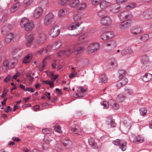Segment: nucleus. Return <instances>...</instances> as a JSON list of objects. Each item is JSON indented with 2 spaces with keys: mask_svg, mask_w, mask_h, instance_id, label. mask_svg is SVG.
I'll list each match as a JSON object with an SVG mask.
<instances>
[{
  "mask_svg": "<svg viewBox=\"0 0 152 152\" xmlns=\"http://www.w3.org/2000/svg\"><path fill=\"white\" fill-rule=\"evenodd\" d=\"M42 132L45 134H48L50 132V131L48 129L45 128L42 130Z\"/></svg>",
  "mask_w": 152,
  "mask_h": 152,
  "instance_id": "4d7b16f0",
  "label": "nucleus"
},
{
  "mask_svg": "<svg viewBox=\"0 0 152 152\" xmlns=\"http://www.w3.org/2000/svg\"><path fill=\"white\" fill-rule=\"evenodd\" d=\"M143 31V28L140 26H135L132 27L130 32L132 34L137 35L141 34Z\"/></svg>",
  "mask_w": 152,
  "mask_h": 152,
  "instance_id": "1a4fd4ad",
  "label": "nucleus"
},
{
  "mask_svg": "<svg viewBox=\"0 0 152 152\" xmlns=\"http://www.w3.org/2000/svg\"><path fill=\"white\" fill-rule=\"evenodd\" d=\"M127 142L126 141H121L119 145V147L123 151H125L126 149Z\"/></svg>",
  "mask_w": 152,
  "mask_h": 152,
  "instance_id": "c9c22d12",
  "label": "nucleus"
},
{
  "mask_svg": "<svg viewBox=\"0 0 152 152\" xmlns=\"http://www.w3.org/2000/svg\"><path fill=\"white\" fill-rule=\"evenodd\" d=\"M112 107L114 109H118L119 107V105L116 103L115 102L114 104V105H113Z\"/></svg>",
  "mask_w": 152,
  "mask_h": 152,
  "instance_id": "69168bd1",
  "label": "nucleus"
},
{
  "mask_svg": "<svg viewBox=\"0 0 152 152\" xmlns=\"http://www.w3.org/2000/svg\"><path fill=\"white\" fill-rule=\"evenodd\" d=\"M111 3L105 0L101 1L99 4V6L102 9H106L108 7L111 6Z\"/></svg>",
  "mask_w": 152,
  "mask_h": 152,
  "instance_id": "aec40b11",
  "label": "nucleus"
},
{
  "mask_svg": "<svg viewBox=\"0 0 152 152\" xmlns=\"http://www.w3.org/2000/svg\"><path fill=\"white\" fill-rule=\"evenodd\" d=\"M99 48V44L97 43H93L89 45L86 48L89 52L94 53Z\"/></svg>",
  "mask_w": 152,
  "mask_h": 152,
  "instance_id": "423d86ee",
  "label": "nucleus"
},
{
  "mask_svg": "<svg viewBox=\"0 0 152 152\" xmlns=\"http://www.w3.org/2000/svg\"><path fill=\"white\" fill-rule=\"evenodd\" d=\"M100 37L103 40H106L109 39L106 32L102 34L101 35Z\"/></svg>",
  "mask_w": 152,
  "mask_h": 152,
  "instance_id": "8fccbe9b",
  "label": "nucleus"
},
{
  "mask_svg": "<svg viewBox=\"0 0 152 152\" xmlns=\"http://www.w3.org/2000/svg\"><path fill=\"white\" fill-rule=\"evenodd\" d=\"M33 1V0H24L23 6L24 7L29 6Z\"/></svg>",
  "mask_w": 152,
  "mask_h": 152,
  "instance_id": "a19ab883",
  "label": "nucleus"
},
{
  "mask_svg": "<svg viewBox=\"0 0 152 152\" xmlns=\"http://www.w3.org/2000/svg\"><path fill=\"white\" fill-rule=\"evenodd\" d=\"M121 141L119 139H117L113 141V143L115 145H118L120 144Z\"/></svg>",
  "mask_w": 152,
  "mask_h": 152,
  "instance_id": "13d9d810",
  "label": "nucleus"
},
{
  "mask_svg": "<svg viewBox=\"0 0 152 152\" xmlns=\"http://www.w3.org/2000/svg\"><path fill=\"white\" fill-rule=\"evenodd\" d=\"M70 0H61V4L62 5H65Z\"/></svg>",
  "mask_w": 152,
  "mask_h": 152,
  "instance_id": "0e129e2a",
  "label": "nucleus"
},
{
  "mask_svg": "<svg viewBox=\"0 0 152 152\" xmlns=\"http://www.w3.org/2000/svg\"><path fill=\"white\" fill-rule=\"evenodd\" d=\"M119 74V78H121L122 77H125L126 75V71L125 69H120L118 71Z\"/></svg>",
  "mask_w": 152,
  "mask_h": 152,
  "instance_id": "58836bf2",
  "label": "nucleus"
},
{
  "mask_svg": "<svg viewBox=\"0 0 152 152\" xmlns=\"http://www.w3.org/2000/svg\"><path fill=\"white\" fill-rule=\"evenodd\" d=\"M62 144L65 148L68 149H70L72 147V142L68 139L64 140L62 142Z\"/></svg>",
  "mask_w": 152,
  "mask_h": 152,
  "instance_id": "2eb2a0df",
  "label": "nucleus"
},
{
  "mask_svg": "<svg viewBox=\"0 0 152 152\" xmlns=\"http://www.w3.org/2000/svg\"><path fill=\"white\" fill-rule=\"evenodd\" d=\"M46 35L44 33L41 32L39 33L35 42L34 48H36L39 45L44 44L46 40Z\"/></svg>",
  "mask_w": 152,
  "mask_h": 152,
  "instance_id": "7ed1b4c3",
  "label": "nucleus"
},
{
  "mask_svg": "<svg viewBox=\"0 0 152 152\" xmlns=\"http://www.w3.org/2000/svg\"><path fill=\"white\" fill-rule=\"evenodd\" d=\"M21 5L20 3L17 2L13 5L10 9L11 12H14L16 11Z\"/></svg>",
  "mask_w": 152,
  "mask_h": 152,
  "instance_id": "2f4dec72",
  "label": "nucleus"
},
{
  "mask_svg": "<svg viewBox=\"0 0 152 152\" xmlns=\"http://www.w3.org/2000/svg\"><path fill=\"white\" fill-rule=\"evenodd\" d=\"M115 102L113 99H111L108 102V104L109 106H112L113 105H114V104L115 103Z\"/></svg>",
  "mask_w": 152,
  "mask_h": 152,
  "instance_id": "338daca9",
  "label": "nucleus"
},
{
  "mask_svg": "<svg viewBox=\"0 0 152 152\" xmlns=\"http://www.w3.org/2000/svg\"><path fill=\"white\" fill-rule=\"evenodd\" d=\"M88 143L89 144L93 147V148H97L98 146L97 143L95 142L93 138H90L88 139Z\"/></svg>",
  "mask_w": 152,
  "mask_h": 152,
  "instance_id": "cd10ccee",
  "label": "nucleus"
},
{
  "mask_svg": "<svg viewBox=\"0 0 152 152\" xmlns=\"http://www.w3.org/2000/svg\"><path fill=\"white\" fill-rule=\"evenodd\" d=\"M47 58H45L42 61V63L38 66V69L40 71H42L45 68V66L47 65V62L46 61Z\"/></svg>",
  "mask_w": 152,
  "mask_h": 152,
  "instance_id": "7c9ffc66",
  "label": "nucleus"
},
{
  "mask_svg": "<svg viewBox=\"0 0 152 152\" xmlns=\"http://www.w3.org/2000/svg\"><path fill=\"white\" fill-rule=\"evenodd\" d=\"M73 48L74 50V54L75 55H77L78 54H80L83 52L85 48L83 46H81L80 43H76L74 45V47L71 48Z\"/></svg>",
  "mask_w": 152,
  "mask_h": 152,
  "instance_id": "0eeeda50",
  "label": "nucleus"
},
{
  "mask_svg": "<svg viewBox=\"0 0 152 152\" xmlns=\"http://www.w3.org/2000/svg\"><path fill=\"white\" fill-rule=\"evenodd\" d=\"M119 80L116 83V86L119 88L123 86L126 85L128 82V79L126 77L119 78Z\"/></svg>",
  "mask_w": 152,
  "mask_h": 152,
  "instance_id": "9b49d317",
  "label": "nucleus"
},
{
  "mask_svg": "<svg viewBox=\"0 0 152 152\" xmlns=\"http://www.w3.org/2000/svg\"><path fill=\"white\" fill-rule=\"evenodd\" d=\"M71 131L78 135H81V134L82 133L81 131L77 128H72L71 129Z\"/></svg>",
  "mask_w": 152,
  "mask_h": 152,
  "instance_id": "c03bdc74",
  "label": "nucleus"
},
{
  "mask_svg": "<svg viewBox=\"0 0 152 152\" xmlns=\"http://www.w3.org/2000/svg\"><path fill=\"white\" fill-rule=\"evenodd\" d=\"M12 28V26L10 24H6L2 28L1 34L5 35L7 32L9 31Z\"/></svg>",
  "mask_w": 152,
  "mask_h": 152,
  "instance_id": "a211bd4d",
  "label": "nucleus"
},
{
  "mask_svg": "<svg viewBox=\"0 0 152 152\" xmlns=\"http://www.w3.org/2000/svg\"><path fill=\"white\" fill-rule=\"evenodd\" d=\"M149 39V36L148 34H144L141 37L140 39L143 42H145Z\"/></svg>",
  "mask_w": 152,
  "mask_h": 152,
  "instance_id": "a18cd8bd",
  "label": "nucleus"
},
{
  "mask_svg": "<svg viewBox=\"0 0 152 152\" xmlns=\"http://www.w3.org/2000/svg\"><path fill=\"white\" fill-rule=\"evenodd\" d=\"M121 10V7L119 4L118 3L112 5L110 9V11L113 13L118 12Z\"/></svg>",
  "mask_w": 152,
  "mask_h": 152,
  "instance_id": "dca6fc26",
  "label": "nucleus"
},
{
  "mask_svg": "<svg viewBox=\"0 0 152 152\" xmlns=\"http://www.w3.org/2000/svg\"><path fill=\"white\" fill-rule=\"evenodd\" d=\"M26 45L27 47L30 46L32 44L34 39V35L33 34H30L26 36Z\"/></svg>",
  "mask_w": 152,
  "mask_h": 152,
  "instance_id": "ddd939ff",
  "label": "nucleus"
},
{
  "mask_svg": "<svg viewBox=\"0 0 152 152\" xmlns=\"http://www.w3.org/2000/svg\"><path fill=\"white\" fill-rule=\"evenodd\" d=\"M73 48H70L67 50L61 51L57 54L58 57H61L64 56H69L74 51Z\"/></svg>",
  "mask_w": 152,
  "mask_h": 152,
  "instance_id": "f8f14e48",
  "label": "nucleus"
},
{
  "mask_svg": "<svg viewBox=\"0 0 152 152\" xmlns=\"http://www.w3.org/2000/svg\"><path fill=\"white\" fill-rule=\"evenodd\" d=\"M7 13H5L4 14L3 17L2 18V20L3 22H6L7 20Z\"/></svg>",
  "mask_w": 152,
  "mask_h": 152,
  "instance_id": "680f3d73",
  "label": "nucleus"
},
{
  "mask_svg": "<svg viewBox=\"0 0 152 152\" xmlns=\"http://www.w3.org/2000/svg\"><path fill=\"white\" fill-rule=\"evenodd\" d=\"M22 54V51L20 48H18L15 49L12 53L14 58H18L21 56Z\"/></svg>",
  "mask_w": 152,
  "mask_h": 152,
  "instance_id": "f3484780",
  "label": "nucleus"
},
{
  "mask_svg": "<svg viewBox=\"0 0 152 152\" xmlns=\"http://www.w3.org/2000/svg\"><path fill=\"white\" fill-rule=\"evenodd\" d=\"M107 34L108 37V39H110L112 38L114 36V33L111 31H107Z\"/></svg>",
  "mask_w": 152,
  "mask_h": 152,
  "instance_id": "864d4df0",
  "label": "nucleus"
},
{
  "mask_svg": "<svg viewBox=\"0 0 152 152\" xmlns=\"http://www.w3.org/2000/svg\"><path fill=\"white\" fill-rule=\"evenodd\" d=\"M9 61L7 60H5L4 61L2 66V69L4 72H6L9 68Z\"/></svg>",
  "mask_w": 152,
  "mask_h": 152,
  "instance_id": "bb28decb",
  "label": "nucleus"
},
{
  "mask_svg": "<svg viewBox=\"0 0 152 152\" xmlns=\"http://www.w3.org/2000/svg\"><path fill=\"white\" fill-rule=\"evenodd\" d=\"M81 23L76 22L71 24L68 27V30L75 31V33L72 34V35L74 36H78L81 33L80 31L78 29Z\"/></svg>",
  "mask_w": 152,
  "mask_h": 152,
  "instance_id": "20e7f679",
  "label": "nucleus"
},
{
  "mask_svg": "<svg viewBox=\"0 0 152 152\" xmlns=\"http://www.w3.org/2000/svg\"><path fill=\"white\" fill-rule=\"evenodd\" d=\"M141 115L144 116L147 113V110L145 108H142L139 109Z\"/></svg>",
  "mask_w": 152,
  "mask_h": 152,
  "instance_id": "49530a36",
  "label": "nucleus"
},
{
  "mask_svg": "<svg viewBox=\"0 0 152 152\" xmlns=\"http://www.w3.org/2000/svg\"><path fill=\"white\" fill-rule=\"evenodd\" d=\"M20 25L21 27L27 31H31L34 27L33 22L26 18H22L20 20Z\"/></svg>",
  "mask_w": 152,
  "mask_h": 152,
  "instance_id": "f03ea898",
  "label": "nucleus"
},
{
  "mask_svg": "<svg viewBox=\"0 0 152 152\" xmlns=\"http://www.w3.org/2000/svg\"><path fill=\"white\" fill-rule=\"evenodd\" d=\"M62 45V42L60 40H58L55 42L53 45V48L54 50L58 49Z\"/></svg>",
  "mask_w": 152,
  "mask_h": 152,
  "instance_id": "4c0bfd02",
  "label": "nucleus"
},
{
  "mask_svg": "<svg viewBox=\"0 0 152 152\" xmlns=\"http://www.w3.org/2000/svg\"><path fill=\"white\" fill-rule=\"evenodd\" d=\"M144 140V138L142 137L139 135L134 138L133 142L135 143H142L143 142Z\"/></svg>",
  "mask_w": 152,
  "mask_h": 152,
  "instance_id": "c756f323",
  "label": "nucleus"
},
{
  "mask_svg": "<svg viewBox=\"0 0 152 152\" xmlns=\"http://www.w3.org/2000/svg\"><path fill=\"white\" fill-rule=\"evenodd\" d=\"M14 37V34L12 33H10L6 36L4 41L6 43H9L11 42Z\"/></svg>",
  "mask_w": 152,
  "mask_h": 152,
  "instance_id": "412c9836",
  "label": "nucleus"
},
{
  "mask_svg": "<svg viewBox=\"0 0 152 152\" xmlns=\"http://www.w3.org/2000/svg\"><path fill=\"white\" fill-rule=\"evenodd\" d=\"M48 0H41L40 3L41 5L44 7H47L49 4Z\"/></svg>",
  "mask_w": 152,
  "mask_h": 152,
  "instance_id": "37998d69",
  "label": "nucleus"
},
{
  "mask_svg": "<svg viewBox=\"0 0 152 152\" xmlns=\"http://www.w3.org/2000/svg\"><path fill=\"white\" fill-rule=\"evenodd\" d=\"M32 55L31 54H28L26 56L23 60V63L27 64L29 63L32 59Z\"/></svg>",
  "mask_w": 152,
  "mask_h": 152,
  "instance_id": "393cba45",
  "label": "nucleus"
},
{
  "mask_svg": "<svg viewBox=\"0 0 152 152\" xmlns=\"http://www.w3.org/2000/svg\"><path fill=\"white\" fill-rule=\"evenodd\" d=\"M54 18V15L51 12L47 15L45 17L44 21L45 26H48L51 24Z\"/></svg>",
  "mask_w": 152,
  "mask_h": 152,
  "instance_id": "39448f33",
  "label": "nucleus"
},
{
  "mask_svg": "<svg viewBox=\"0 0 152 152\" xmlns=\"http://www.w3.org/2000/svg\"><path fill=\"white\" fill-rule=\"evenodd\" d=\"M133 53L132 49L130 47L124 49L121 52V54L123 56H125L128 54H132Z\"/></svg>",
  "mask_w": 152,
  "mask_h": 152,
  "instance_id": "b1692460",
  "label": "nucleus"
},
{
  "mask_svg": "<svg viewBox=\"0 0 152 152\" xmlns=\"http://www.w3.org/2000/svg\"><path fill=\"white\" fill-rule=\"evenodd\" d=\"M140 60L141 64L145 66H146L149 61V57L146 55H144L141 56Z\"/></svg>",
  "mask_w": 152,
  "mask_h": 152,
  "instance_id": "4be33fe9",
  "label": "nucleus"
},
{
  "mask_svg": "<svg viewBox=\"0 0 152 152\" xmlns=\"http://www.w3.org/2000/svg\"><path fill=\"white\" fill-rule=\"evenodd\" d=\"M106 123L107 125H110L112 127H115L116 126V124L115 121L110 118L108 119V120Z\"/></svg>",
  "mask_w": 152,
  "mask_h": 152,
  "instance_id": "ea45409f",
  "label": "nucleus"
},
{
  "mask_svg": "<svg viewBox=\"0 0 152 152\" xmlns=\"http://www.w3.org/2000/svg\"><path fill=\"white\" fill-rule=\"evenodd\" d=\"M137 4L135 3H131L127 5L125 8L127 10H130L134 8L136 6Z\"/></svg>",
  "mask_w": 152,
  "mask_h": 152,
  "instance_id": "79ce46f5",
  "label": "nucleus"
},
{
  "mask_svg": "<svg viewBox=\"0 0 152 152\" xmlns=\"http://www.w3.org/2000/svg\"><path fill=\"white\" fill-rule=\"evenodd\" d=\"M131 121L129 119L124 121V125L126 127H128L130 126L131 124Z\"/></svg>",
  "mask_w": 152,
  "mask_h": 152,
  "instance_id": "3c124183",
  "label": "nucleus"
},
{
  "mask_svg": "<svg viewBox=\"0 0 152 152\" xmlns=\"http://www.w3.org/2000/svg\"><path fill=\"white\" fill-rule=\"evenodd\" d=\"M77 75V73L76 72H74L71 73L69 75V77L70 78H72L73 77L76 76Z\"/></svg>",
  "mask_w": 152,
  "mask_h": 152,
  "instance_id": "774afa93",
  "label": "nucleus"
},
{
  "mask_svg": "<svg viewBox=\"0 0 152 152\" xmlns=\"http://www.w3.org/2000/svg\"><path fill=\"white\" fill-rule=\"evenodd\" d=\"M55 130L57 132H61V127L59 125H56L54 128Z\"/></svg>",
  "mask_w": 152,
  "mask_h": 152,
  "instance_id": "052dcab7",
  "label": "nucleus"
},
{
  "mask_svg": "<svg viewBox=\"0 0 152 152\" xmlns=\"http://www.w3.org/2000/svg\"><path fill=\"white\" fill-rule=\"evenodd\" d=\"M65 9H62L59 11L58 13V15L59 17H62L64 16L65 14Z\"/></svg>",
  "mask_w": 152,
  "mask_h": 152,
  "instance_id": "09e8293b",
  "label": "nucleus"
},
{
  "mask_svg": "<svg viewBox=\"0 0 152 152\" xmlns=\"http://www.w3.org/2000/svg\"><path fill=\"white\" fill-rule=\"evenodd\" d=\"M78 91L79 92H84L86 91H87V89H84L82 87H80L78 89Z\"/></svg>",
  "mask_w": 152,
  "mask_h": 152,
  "instance_id": "e2e57ef3",
  "label": "nucleus"
},
{
  "mask_svg": "<svg viewBox=\"0 0 152 152\" xmlns=\"http://www.w3.org/2000/svg\"><path fill=\"white\" fill-rule=\"evenodd\" d=\"M101 0H91V2L93 5L96 6L100 4Z\"/></svg>",
  "mask_w": 152,
  "mask_h": 152,
  "instance_id": "5fc2aeb1",
  "label": "nucleus"
},
{
  "mask_svg": "<svg viewBox=\"0 0 152 152\" xmlns=\"http://www.w3.org/2000/svg\"><path fill=\"white\" fill-rule=\"evenodd\" d=\"M146 18H149L152 16V10L148 9L143 11L142 14Z\"/></svg>",
  "mask_w": 152,
  "mask_h": 152,
  "instance_id": "6ab92c4d",
  "label": "nucleus"
},
{
  "mask_svg": "<svg viewBox=\"0 0 152 152\" xmlns=\"http://www.w3.org/2000/svg\"><path fill=\"white\" fill-rule=\"evenodd\" d=\"M125 98L124 96H117L116 97V100L118 102H121Z\"/></svg>",
  "mask_w": 152,
  "mask_h": 152,
  "instance_id": "603ef678",
  "label": "nucleus"
},
{
  "mask_svg": "<svg viewBox=\"0 0 152 152\" xmlns=\"http://www.w3.org/2000/svg\"><path fill=\"white\" fill-rule=\"evenodd\" d=\"M112 22V20L109 16H105L101 18L100 22L101 24L103 26H109Z\"/></svg>",
  "mask_w": 152,
  "mask_h": 152,
  "instance_id": "9d476101",
  "label": "nucleus"
},
{
  "mask_svg": "<svg viewBox=\"0 0 152 152\" xmlns=\"http://www.w3.org/2000/svg\"><path fill=\"white\" fill-rule=\"evenodd\" d=\"M43 10L41 7L36 8L34 11L33 16L35 18H39L43 14Z\"/></svg>",
  "mask_w": 152,
  "mask_h": 152,
  "instance_id": "4468645a",
  "label": "nucleus"
},
{
  "mask_svg": "<svg viewBox=\"0 0 152 152\" xmlns=\"http://www.w3.org/2000/svg\"><path fill=\"white\" fill-rule=\"evenodd\" d=\"M100 82L102 83H106L108 82V78L107 76L105 74L102 75L99 78Z\"/></svg>",
  "mask_w": 152,
  "mask_h": 152,
  "instance_id": "e433bc0d",
  "label": "nucleus"
},
{
  "mask_svg": "<svg viewBox=\"0 0 152 152\" xmlns=\"http://www.w3.org/2000/svg\"><path fill=\"white\" fill-rule=\"evenodd\" d=\"M119 18L121 21L119 23V27L121 30H124L130 27L132 24L131 19L133 15L131 12L125 11L121 12L118 16Z\"/></svg>",
  "mask_w": 152,
  "mask_h": 152,
  "instance_id": "f257e3e1",
  "label": "nucleus"
},
{
  "mask_svg": "<svg viewBox=\"0 0 152 152\" xmlns=\"http://www.w3.org/2000/svg\"><path fill=\"white\" fill-rule=\"evenodd\" d=\"M87 4L86 2H82L80 3L79 1V4L77 7V9L79 10H83L86 9Z\"/></svg>",
  "mask_w": 152,
  "mask_h": 152,
  "instance_id": "72a5a7b5",
  "label": "nucleus"
},
{
  "mask_svg": "<svg viewBox=\"0 0 152 152\" xmlns=\"http://www.w3.org/2000/svg\"><path fill=\"white\" fill-rule=\"evenodd\" d=\"M122 94L124 95H131L133 94V93L132 88L126 87L123 90Z\"/></svg>",
  "mask_w": 152,
  "mask_h": 152,
  "instance_id": "a878e982",
  "label": "nucleus"
},
{
  "mask_svg": "<svg viewBox=\"0 0 152 152\" xmlns=\"http://www.w3.org/2000/svg\"><path fill=\"white\" fill-rule=\"evenodd\" d=\"M60 32L59 26L57 25H55L50 30L49 34L51 37H55L59 34Z\"/></svg>",
  "mask_w": 152,
  "mask_h": 152,
  "instance_id": "6e6552de",
  "label": "nucleus"
},
{
  "mask_svg": "<svg viewBox=\"0 0 152 152\" xmlns=\"http://www.w3.org/2000/svg\"><path fill=\"white\" fill-rule=\"evenodd\" d=\"M19 87L22 90H24L25 91H28L31 92H33L34 91L35 89L27 87L25 88V86L23 84H20L19 86Z\"/></svg>",
  "mask_w": 152,
  "mask_h": 152,
  "instance_id": "473e14b6",
  "label": "nucleus"
},
{
  "mask_svg": "<svg viewBox=\"0 0 152 152\" xmlns=\"http://www.w3.org/2000/svg\"><path fill=\"white\" fill-rule=\"evenodd\" d=\"M79 0H72L69 3V6L72 8H77L79 4Z\"/></svg>",
  "mask_w": 152,
  "mask_h": 152,
  "instance_id": "5701e85b",
  "label": "nucleus"
},
{
  "mask_svg": "<svg viewBox=\"0 0 152 152\" xmlns=\"http://www.w3.org/2000/svg\"><path fill=\"white\" fill-rule=\"evenodd\" d=\"M43 140L46 144H48L52 141V140L50 139L49 137H46L43 139Z\"/></svg>",
  "mask_w": 152,
  "mask_h": 152,
  "instance_id": "bf43d9fd",
  "label": "nucleus"
},
{
  "mask_svg": "<svg viewBox=\"0 0 152 152\" xmlns=\"http://www.w3.org/2000/svg\"><path fill=\"white\" fill-rule=\"evenodd\" d=\"M83 17V14L82 13H79L75 15L73 17L75 21H78L81 20Z\"/></svg>",
  "mask_w": 152,
  "mask_h": 152,
  "instance_id": "f704fd0d",
  "label": "nucleus"
},
{
  "mask_svg": "<svg viewBox=\"0 0 152 152\" xmlns=\"http://www.w3.org/2000/svg\"><path fill=\"white\" fill-rule=\"evenodd\" d=\"M110 65L112 66L113 68H115L117 66V63L115 60H114L111 61Z\"/></svg>",
  "mask_w": 152,
  "mask_h": 152,
  "instance_id": "6e6d98bb",
  "label": "nucleus"
},
{
  "mask_svg": "<svg viewBox=\"0 0 152 152\" xmlns=\"http://www.w3.org/2000/svg\"><path fill=\"white\" fill-rule=\"evenodd\" d=\"M152 78V75L149 73H146L143 76L142 80L145 82L149 81Z\"/></svg>",
  "mask_w": 152,
  "mask_h": 152,
  "instance_id": "c85d7f7f",
  "label": "nucleus"
},
{
  "mask_svg": "<svg viewBox=\"0 0 152 152\" xmlns=\"http://www.w3.org/2000/svg\"><path fill=\"white\" fill-rule=\"evenodd\" d=\"M106 13V11L104 10H101L99 11L97 13V15L100 18L103 17Z\"/></svg>",
  "mask_w": 152,
  "mask_h": 152,
  "instance_id": "de8ad7c7",
  "label": "nucleus"
}]
</instances>
